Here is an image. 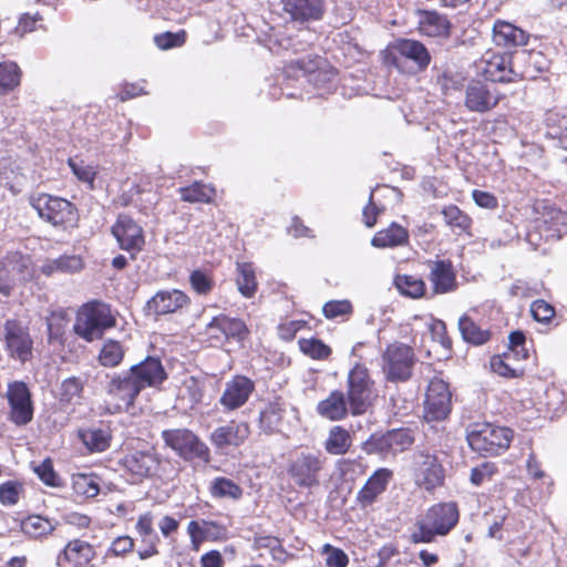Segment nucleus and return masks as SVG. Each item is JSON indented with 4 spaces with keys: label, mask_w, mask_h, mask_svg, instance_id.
Instances as JSON below:
<instances>
[{
    "label": "nucleus",
    "mask_w": 567,
    "mask_h": 567,
    "mask_svg": "<svg viewBox=\"0 0 567 567\" xmlns=\"http://www.w3.org/2000/svg\"><path fill=\"white\" fill-rule=\"evenodd\" d=\"M322 551L326 555V565L328 567H346L349 563L347 554L330 544H326Z\"/></svg>",
    "instance_id": "e2e57ef3"
},
{
    "label": "nucleus",
    "mask_w": 567,
    "mask_h": 567,
    "mask_svg": "<svg viewBox=\"0 0 567 567\" xmlns=\"http://www.w3.org/2000/svg\"><path fill=\"white\" fill-rule=\"evenodd\" d=\"M73 489L78 495L93 498L100 493V486L96 478L87 474H78L73 476Z\"/></svg>",
    "instance_id": "603ef678"
},
{
    "label": "nucleus",
    "mask_w": 567,
    "mask_h": 567,
    "mask_svg": "<svg viewBox=\"0 0 567 567\" xmlns=\"http://www.w3.org/2000/svg\"><path fill=\"white\" fill-rule=\"evenodd\" d=\"M458 518L456 503L434 504L415 519L410 540L414 544L432 543L436 537L446 536L456 526Z\"/></svg>",
    "instance_id": "f257e3e1"
},
{
    "label": "nucleus",
    "mask_w": 567,
    "mask_h": 567,
    "mask_svg": "<svg viewBox=\"0 0 567 567\" xmlns=\"http://www.w3.org/2000/svg\"><path fill=\"white\" fill-rule=\"evenodd\" d=\"M285 409L279 401L269 402L259 413V426L265 433H274L279 430L284 419Z\"/></svg>",
    "instance_id": "4c0bfd02"
},
{
    "label": "nucleus",
    "mask_w": 567,
    "mask_h": 567,
    "mask_svg": "<svg viewBox=\"0 0 567 567\" xmlns=\"http://www.w3.org/2000/svg\"><path fill=\"white\" fill-rule=\"evenodd\" d=\"M323 315L328 319L348 316L352 312V305L349 300H331L323 305Z\"/></svg>",
    "instance_id": "052dcab7"
},
{
    "label": "nucleus",
    "mask_w": 567,
    "mask_h": 567,
    "mask_svg": "<svg viewBox=\"0 0 567 567\" xmlns=\"http://www.w3.org/2000/svg\"><path fill=\"white\" fill-rule=\"evenodd\" d=\"M392 478V472L388 468L377 470L365 482L357 494V502L361 507L372 505L377 498L386 489Z\"/></svg>",
    "instance_id": "c85d7f7f"
},
{
    "label": "nucleus",
    "mask_w": 567,
    "mask_h": 567,
    "mask_svg": "<svg viewBox=\"0 0 567 567\" xmlns=\"http://www.w3.org/2000/svg\"><path fill=\"white\" fill-rule=\"evenodd\" d=\"M95 557L91 544L82 539L70 540L56 556L59 567H85Z\"/></svg>",
    "instance_id": "4be33fe9"
},
{
    "label": "nucleus",
    "mask_w": 567,
    "mask_h": 567,
    "mask_svg": "<svg viewBox=\"0 0 567 567\" xmlns=\"http://www.w3.org/2000/svg\"><path fill=\"white\" fill-rule=\"evenodd\" d=\"M112 234L121 249L131 254L132 258L140 252L145 245L143 228L128 215H118L112 226Z\"/></svg>",
    "instance_id": "ddd939ff"
},
{
    "label": "nucleus",
    "mask_w": 567,
    "mask_h": 567,
    "mask_svg": "<svg viewBox=\"0 0 567 567\" xmlns=\"http://www.w3.org/2000/svg\"><path fill=\"white\" fill-rule=\"evenodd\" d=\"M38 477L48 486H58V476L54 472L51 460L47 458L34 467Z\"/></svg>",
    "instance_id": "69168bd1"
},
{
    "label": "nucleus",
    "mask_w": 567,
    "mask_h": 567,
    "mask_svg": "<svg viewBox=\"0 0 567 567\" xmlns=\"http://www.w3.org/2000/svg\"><path fill=\"white\" fill-rule=\"evenodd\" d=\"M83 384L80 379L72 377L65 379L61 384L60 401L64 403H75L81 398Z\"/></svg>",
    "instance_id": "5fc2aeb1"
},
{
    "label": "nucleus",
    "mask_w": 567,
    "mask_h": 567,
    "mask_svg": "<svg viewBox=\"0 0 567 567\" xmlns=\"http://www.w3.org/2000/svg\"><path fill=\"white\" fill-rule=\"evenodd\" d=\"M452 411V392L449 384L433 378L426 389L423 402V417L426 422L444 421Z\"/></svg>",
    "instance_id": "1a4fd4ad"
},
{
    "label": "nucleus",
    "mask_w": 567,
    "mask_h": 567,
    "mask_svg": "<svg viewBox=\"0 0 567 567\" xmlns=\"http://www.w3.org/2000/svg\"><path fill=\"white\" fill-rule=\"evenodd\" d=\"M529 38L528 32L508 21L498 19L493 24L492 39L497 47L505 49L523 47L528 43Z\"/></svg>",
    "instance_id": "bb28decb"
},
{
    "label": "nucleus",
    "mask_w": 567,
    "mask_h": 567,
    "mask_svg": "<svg viewBox=\"0 0 567 567\" xmlns=\"http://www.w3.org/2000/svg\"><path fill=\"white\" fill-rule=\"evenodd\" d=\"M394 285L402 295L411 298H420L425 291L424 281L411 275H398Z\"/></svg>",
    "instance_id": "a18cd8bd"
},
{
    "label": "nucleus",
    "mask_w": 567,
    "mask_h": 567,
    "mask_svg": "<svg viewBox=\"0 0 567 567\" xmlns=\"http://www.w3.org/2000/svg\"><path fill=\"white\" fill-rule=\"evenodd\" d=\"M141 389L155 388L167 379L162 361L156 357H147L130 368Z\"/></svg>",
    "instance_id": "393cba45"
},
{
    "label": "nucleus",
    "mask_w": 567,
    "mask_h": 567,
    "mask_svg": "<svg viewBox=\"0 0 567 567\" xmlns=\"http://www.w3.org/2000/svg\"><path fill=\"white\" fill-rule=\"evenodd\" d=\"M415 354L411 347L394 342L382 354V372L389 382H405L412 375Z\"/></svg>",
    "instance_id": "0eeeda50"
},
{
    "label": "nucleus",
    "mask_w": 567,
    "mask_h": 567,
    "mask_svg": "<svg viewBox=\"0 0 567 567\" xmlns=\"http://www.w3.org/2000/svg\"><path fill=\"white\" fill-rule=\"evenodd\" d=\"M394 50L396 55L393 58V63L398 68L403 59L412 61L416 71H422L430 64L431 55L427 49L416 40L401 39L396 41Z\"/></svg>",
    "instance_id": "a878e982"
},
{
    "label": "nucleus",
    "mask_w": 567,
    "mask_h": 567,
    "mask_svg": "<svg viewBox=\"0 0 567 567\" xmlns=\"http://www.w3.org/2000/svg\"><path fill=\"white\" fill-rule=\"evenodd\" d=\"M192 288L199 295H207L214 287V281L210 276L199 269L192 271L189 276Z\"/></svg>",
    "instance_id": "bf43d9fd"
},
{
    "label": "nucleus",
    "mask_w": 567,
    "mask_h": 567,
    "mask_svg": "<svg viewBox=\"0 0 567 567\" xmlns=\"http://www.w3.org/2000/svg\"><path fill=\"white\" fill-rule=\"evenodd\" d=\"M181 197L188 203H209L214 195L215 188L200 182H195L190 186L179 189Z\"/></svg>",
    "instance_id": "c03bdc74"
},
{
    "label": "nucleus",
    "mask_w": 567,
    "mask_h": 567,
    "mask_svg": "<svg viewBox=\"0 0 567 567\" xmlns=\"http://www.w3.org/2000/svg\"><path fill=\"white\" fill-rule=\"evenodd\" d=\"M501 94L481 81L470 82L464 91V105L470 112L486 113L501 101Z\"/></svg>",
    "instance_id": "2eb2a0df"
},
{
    "label": "nucleus",
    "mask_w": 567,
    "mask_h": 567,
    "mask_svg": "<svg viewBox=\"0 0 567 567\" xmlns=\"http://www.w3.org/2000/svg\"><path fill=\"white\" fill-rule=\"evenodd\" d=\"M136 530L143 537L144 542L151 540L152 538L157 539V535L153 528V515L147 512L140 515L136 523Z\"/></svg>",
    "instance_id": "774afa93"
},
{
    "label": "nucleus",
    "mask_w": 567,
    "mask_h": 567,
    "mask_svg": "<svg viewBox=\"0 0 567 567\" xmlns=\"http://www.w3.org/2000/svg\"><path fill=\"white\" fill-rule=\"evenodd\" d=\"M287 78H305L315 89L330 92L336 84V70L321 56H303L291 61L284 69Z\"/></svg>",
    "instance_id": "7ed1b4c3"
},
{
    "label": "nucleus",
    "mask_w": 567,
    "mask_h": 567,
    "mask_svg": "<svg viewBox=\"0 0 567 567\" xmlns=\"http://www.w3.org/2000/svg\"><path fill=\"white\" fill-rule=\"evenodd\" d=\"M513 353L505 352L502 355H494L491 359V368L498 375L505 378H517L523 373V369L512 364Z\"/></svg>",
    "instance_id": "8fccbe9b"
},
{
    "label": "nucleus",
    "mask_w": 567,
    "mask_h": 567,
    "mask_svg": "<svg viewBox=\"0 0 567 567\" xmlns=\"http://www.w3.org/2000/svg\"><path fill=\"white\" fill-rule=\"evenodd\" d=\"M482 73L491 82H514L516 81L514 54L493 53L484 58Z\"/></svg>",
    "instance_id": "aec40b11"
},
{
    "label": "nucleus",
    "mask_w": 567,
    "mask_h": 567,
    "mask_svg": "<svg viewBox=\"0 0 567 567\" xmlns=\"http://www.w3.org/2000/svg\"><path fill=\"white\" fill-rule=\"evenodd\" d=\"M59 526V522L41 515H29L21 520V532L33 539H42L50 536Z\"/></svg>",
    "instance_id": "7c9ffc66"
},
{
    "label": "nucleus",
    "mask_w": 567,
    "mask_h": 567,
    "mask_svg": "<svg viewBox=\"0 0 567 567\" xmlns=\"http://www.w3.org/2000/svg\"><path fill=\"white\" fill-rule=\"evenodd\" d=\"M122 463L125 471L131 473L136 481H140L151 475L157 461L148 452H134L126 455Z\"/></svg>",
    "instance_id": "c756f323"
},
{
    "label": "nucleus",
    "mask_w": 567,
    "mask_h": 567,
    "mask_svg": "<svg viewBox=\"0 0 567 567\" xmlns=\"http://www.w3.org/2000/svg\"><path fill=\"white\" fill-rule=\"evenodd\" d=\"M442 215L446 225L458 229L460 233L466 231L471 227V218L455 205L444 207Z\"/></svg>",
    "instance_id": "3c124183"
},
{
    "label": "nucleus",
    "mask_w": 567,
    "mask_h": 567,
    "mask_svg": "<svg viewBox=\"0 0 567 567\" xmlns=\"http://www.w3.org/2000/svg\"><path fill=\"white\" fill-rule=\"evenodd\" d=\"M24 494V486L18 480L6 481L0 484V504L6 507L16 506Z\"/></svg>",
    "instance_id": "de8ad7c7"
},
{
    "label": "nucleus",
    "mask_w": 567,
    "mask_h": 567,
    "mask_svg": "<svg viewBox=\"0 0 567 567\" xmlns=\"http://www.w3.org/2000/svg\"><path fill=\"white\" fill-rule=\"evenodd\" d=\"M416 482L430 491L443 482V467L435 455L419 452L414 456Z\"/></svg>",
    "instance_id": "412c9836"
},
{
    "label": "nucleus",
    "mask_w": 567,
    "mask_h": 567,
    "mask_svg": "<svg viewBox=\"0 0 567 567\" xmlns=\"http://www.w3.org/2000/svg\"><path fill=\"white\" fill-rule=\"evenodd\" d=\"M6 398L9 403V420L18 426L27 425L33 417V404L28 385L22 381L8 384Z\"/></svg>",
    "instance_id": "9b49d317"
},
{
    "label": "nucleus",
    "mask_w": 567,
    "mask_h": 567,
    "mask_svg": "<svg viewBox=\"0 0 567 567\" xmlns=\"http://www.w3.org/2000/svg\"><path fill=\"white\" fill-rule=\"evenodd\" d=\"M324 462L320 452L301 451L289 460L288 474L297 486L311 488L320 484Z\"/></svg>",
    "instance_id": "6e6552de"
},
{
    "label": "nucleus",
    "mask_w": 567,
    "mask_h": 567,
    "mask_svg": "<svg viewBox=\"0 0 567 567\" xmlns=\"http://www.w3.org/2000/svg\"><path fill=\"white\" fill-rule=\"evenodd\" d=\"M22 72L13 61L0 62V95L13 91L20 85Z\"/></svg>",
    "instance_id": "a19ab883"
},
{
    "label": "nucleus",
    "mask_w": 567,
    "mask_h": 567,
    "mask_svg": "<svg viewBox=\"0 0 567 567\" xmlns=\"http://www.w3.org/2000/svg\"><path fill=\"white\" fill-rule=\"evenodd\" d=\"M458 329L464 341L481 346L487 342L491 338V332L477 326L472 318L464 315L458 320Z\"/></svg>",
    "instance_id": "58836bf2"
},
{
    "label": "nucleus",
    "mask_w": 567,
    "mask_h": 567,
    "mask_svg": "<svg viewBox=\"0 0 567 567\" xmlns=\"http://www.w3.org/2000/svg\"><path fill=\"white\" fill-rule=\"evenodd\" d=\"M317 412L331 421H339L346 417L348 414V403L343 392L332 391L327 399L318 403Z\"/></svg>",
    "instance_id": "72a5a7b5"
},
{
    "label": "nucleus",
    "mask_w": 567,
    "mask_h": 567,
    "mask_svg": "<svg viewBox=\"0 0 567 567\" xmlns=\"http://www.w3.org/2000/svg\"><path fill=\"white\" fill-rule=\"evenodd\" d=\"M105 389L107 394L118 402V408H124L125 410L134 405L136 398L142 391L130 370L114 374Z\"/></svg>",
    "instance_id": "dca6fc26"
},
{
    "label": "nucleus",
    "mask_w": 567,
    "mask_h": 567,
    "mask_svg": "<svg viewBox=\"0 0 567 567\" xmlns=\"http://www.w3.org/2000/svg\"><path fill=\"white\" fill-rule=\"evenodd\" d=\"M254 389L255 385L250 379L236 375L226 383L219 403L227 411L239 409L248 401Z\"/></svg>",
    "instance_id": "5701e85b"
},
{
    "label": "nucleus",
    "mask_w": 567,
    "mask_h": 567,
    "mask_svg": "<svg viewBox=\"0 0 567 567\" xmlns=\"http://www.w3.org/2000/svg\"><path fill=\"white\" fill-rule=\"evenodd\" d=\"M162 439L166 446L171 447L185 461L197 458L205 464L210 462L209 447L188 429L164 430L162 432Z\"/></svg>",
    "instance_id": "423d86ee"
},
{
    "label": "nucleus",
    "mask_w": 567,
    "mask_h": 567,
    "mask_svg": "<svg viewBox=\"0 0 567 567\" xmlns=\"http://www.w3.org/2000/svg\"><path fill=\"white\" fill-rule=\"evenodd\" d=\"M250 429L246 422H229L216 427L209 436L217 451L225 452L229 447L240 446L249 436Z\"/></svg>",
    "instance_id": "a211bd4d"
},
{
    "label": "nucleus",
    "mask_w": 567,
    "mask_h": 567,
    "mask_svg": "<svg viewBox=\"0 0 567 567\" xmlns=\"http://www.w3.org/2000/svg\"><path fill=\"white\" fill-rule=\"evenodd\" d=\"M116 324V319L112 315L107 305L93 301L89 302L79 310L74 332L87 342L101 339L103 333Z\"/></svg>",
    "instance_id": "20e7f679"
},
{
    "label": "nucleus",
    "mask_w": 567,
    "mask_h": 567,
    "mask_svg": "<svg viewBox=\"0 0 567 567\" xmlns=\"http://www.w3.org/2000/svg\"><path fill=\"white\" fill-rule=\"evenodd\" d=\"M125 355L123 344L113 339H107L103 342L99 353V362L105 368H115L121 364Z\"/></svg>",
    "instance_id": "ea45409f"
},
{
    "label": "nucleus",
    "mask_w": 567,
    "mask_h": 567,
    "mask_svg": "<svg viewBox=\"0 0 567 567\" xmlns=\"http://www.w3.org/2000/svg\"><path fill=\"white\" fill-rule=\"evenodd\" d=\"M466 439L473 451L483 455H498L509 447L513 431L487 422L467 426Z\"/></svg>",
    "instance_id": "f03ea898"
},
{
    "label": "nucleus",
    "mask_w": 567,
    "mask_h": 567,
    "mask_svg": "<svg viewBox=\"0 0 567 567\" xmlns=\"http://www.w3.org/2000/svg\"><path fill=\"white\" fill-rule=\"evenodd\" d=\"M188 303L189 298L182 290H159L146 302L145 309L148 313L164 316L177 312Z\"/></svg>",
    "instance_id": "6ab92c4d"
},
{
    "label": "nucleus",
    "mask_w": 567,
    "mask_h": 567,
    "mask_svg": "<svg viewBox=\"0 0 567 567\" xmlns=\"http://www.w3.org/2000/svg\"><path fill=\"white\" fill-rule=\"evenodd\" d=\"M409 240L408 230L396 223H392L386 229L379 230L371 239L375 248L396 247L406 244Z\"/></svg>",
    "instance_id": "c9c22d12"
},
{
    "label": "nucleus",
    "mask_w": 567,
    "mask_h": 567,
    "mask_svg": "<svg viewBox=\"0 0 567 567\" xmlns=\"http://www.w3.org/2000/svg\"><path fill=\"white\" fill-rule=\"evenodd\" d=\"M513 54L516 79H535L548 69L549 62L540 51L520 50Z\"/></svg>",
    "instance_id": "b1692460"
},
{
    "label": "nucleus",
    "mask_w": 567,
    "mask_h": 567,
    "mask_svg": "<svg viewBox=\"0 0 567 567\" xmlns=\"http://www.w3.org/2000/svg\"><path fill=\"white\" fill-rule=\"evenodd\" d=\"M248 334L249 330L241 319L226 315L214 317L205 327V336L213 347H223L230 340L240 342Z\"/></svg>",
    "instance_id": "9d476101"
},
{
    "label": "nucleus",
    "mask_w": 567,
    "mask_h": 567,
    "mask_svg": "<svg viewBox=\"0 0 567 567\" xmlns=\"http://www.w3.org/2000/svg\"><path fill=\"white\" fill-rule=\"evenodd\" d=\"M389 435L392 454L404 451L413 443V437L406 429L389 431Z\"/></svg>",
    "instance_id": "13d9d810"
},
{
    "label": "nucleus",
    "mask_w": 567,
    "mask_h": 567,
    "mask_svg": "<svg viewBox=\"0 0 567 567\" xmlns=\"http://www.w3.org/2000/svg\"><path fill=\"white\" fill-rule=\"evenodd\" d=\"M186 33L185 31H179L176 33L173 32H164L156 34L154 37V43L161 50H169L173 48L182 47L185 43Z\"/></svg>",
    "instance_id": "4d7b16f0"
},
{
    "label": "nucleus",
    "mask_w": 567,
    "mask_h": 567,
    "mask_svg": "<svg viewBox=\"0 0 567 567\" xmlns=\"http://www.w3.org/2000/svg\"><path fill=\"white\" fill-rule=\"evenodd\" d=\"M29 203L42 220L54 227H66L76 221L75 206L62 197L40 193L31 195Z\"/></svg>",
    "instance_id": "39448f33"
},
{
    "label": "nucleus",
    "mask_w": 567,
    "mask_h": 567,
    "mask_svg": "<svg viewBox=\"0 0 567 567\" xmlns=\"http://www.w3.org/2000/svg\"><path fill=\"white\" fill-rule=\"evenodd\" d=\"M79 437L91 452H104L110 447L112 434L109 427H89L80 430Z\"/></svg>",
    "instance_id": "e433bc0d"
},
{
    "label": "nucleus",
    "mask_w": 567,
    "mask_h": 567,
    "mask_svg": "<svg viewBox=\"0 0 567 567\" xmlns=\"http://www.w3.org/2000/svg\"><path fill=\"white\" fill-rule=\"evenodd\" d=\"M451 23L447 18L436 11H425L421 14L419 30L427 37H447Z\"/></svg>",
    "instance_id": "f704fd0d"
},
{
    "label": "nucleus",
    "mask_w": 567,
    "mask_h": 567,
    "mask_svg": "<svg viewBox=\"0 0 567 567\" xmlns=\"http://www.w3.org/2000/svg\"><path fill=\"white\" fill-rule=\"evenodd\" d=\"M209 493L215 498L239 499L243 495V489L230 478L216 477L210 483Z\"/></svg>",
    "instance_id": "37998d69"
},
{
    "label": "nucleus",
    "mask_w": 567,
    "mask_h": 567,
    "mask_svg": "<svg viewBox=\"0 0 567 567\" xmlns=\"http://www.w3.org/2000/svg\"><path fill=\"white\" fill-rule=\"evenodd\" d=\"M352 440L349 432L341 426H333L324 443L326 451L333 455L344 454L351 446Z\"/></svg>",
    "instance_id": "79ce46f5"
},
{
    "label": "nucleus",
    "mask_w": 567,
    "mask_h": 567,
    "mask_svg": "<svg viewBox=\"0 0 567 567\" xmlns=\"http://www.w3.org/2000/svg\"><path fill=\"white\" fill-rule=\"evenodd\" d=\"M299 347L302 353L315 360L327 359L331 353L330 347L316 338L299 340Z\"/></svg>",
    "instance_id": "864d4df0"
},
{
    "label": "nucleus",
    "mask_w": 567,
    "mask_h": 567,
    "mask_svg": "<svg viewBox=\"0 0 567 567\" xmlns=\"http://www.w3.org/2000/svg\"><path fill=\"white\" fill-rule=\"evenodd\" d=\"M534 229L545 240H557L567 233V213L553 206H544L534 220Z\"/></svg>",
    "instance_id": "f3484780"
},
{
    "label": "nucleus",
    "mask_w": 567,
    "mask_h": 567,
    "mask_svg": "<svg viewBox=\"0 0 567 567\" xmlns=\"http://www.w3.org/2000/svg\"><path fill=\"white\" fill-rule=\"evenodd\" d=\"M6 349L10 357L25 362L32 357L33 341L27 327L17 320H7L4 323Z\"/></svg>",
    "instance_id": "4468645a"
},
{
    "label": "nucleus",
    "mask_w": 567,
    "mask_h": 567,
    "mask_svg": "<svg viewBox=\"0 0 567 567\" xmlns=\"http://www.w3.org/2000/svg\"><path fill=\"white\" fill-rule=\"evenodd\" d=\"M371 401V381L368 370L354 367L348 375V403L353 415L363 414Z\"/></svg>",
    "instance_id": "f8f14e48"
},
{
    "label": "nucleus",
    "mask_w": 567,
    "mask_h": 567,
    "mask_svg": "<svg viewBox=\"0 0 567 567\" xmlns=\"http://www.w3.org/2000/svg\"><path fill=\"white\" fill-rule=\"evenodd\" d=\"M282 9L299 22L316 21L323 16V0H280Z\"/></svg>",
    "instance_id": "cd10ccee"
},
{
    "label": "nucleus",
    "mask_w": 567,
    "mask_h": 567,
    "mask_svg": "<svg viewBox=\"0 0 567 567\" xmlns=\"http://www.w3.org/2000/svg\"><path fill=\"white\" fill-rule=\"evenodd\" d=\"M364 450L369 454H380L382 456L392 454L389 432L384 434L371 435L370 439L364 443Z\"/></svg>",
    "instance_id": "6e6d98bb"
},
{
    "label": "nucleus",
    "mask_w": 567,
    "mask_h": 567,
    "mask_svg": "<svg viewBox=\"0 0 567 567\" xmlns=\"http://www.w3.org/2000/svg\"><path fill=\"white\" fill-rule=\"evenodd\" d=\"M84 268L83 259L78 255H63L58 258L47 259L41 266V272L45 276L55 274L73 275Z\"/></svg>",
    "instance_id": "473e14b6"
},
{
    "label": "nucleus",
    "mask_w": 567,
    "mask_h": 567,
    "mask_svg": "<svg viewBox=\"0 0 567 567\" xmlns=\"http://www.w3.org/2000/svg\"><path fill=\"white\" fill-rule=\"evenodd\" d=\"M497 472V466L492 462H484L481 465L472 468L471 471V482L472 484L478 486L489 480H492L493 475Z\"/></svg>",
    "instance_id": "680f3d73"
},
{
    "label": "nucleus",
    "mask_w": 567,
    "mask_h": 567,
    "mask_svg": "<svg viewBox=\"0 0 567 567\" xmlns=\"http://www.w3.org/2000/svg\"><path fill=\"white\" fill-rule=\"evenodd\" d=\"M430 280L435 293H446L456 286L455 274L450 261L434 262L430 272Z\"/></svg>",
    "instance_id": "2f4dec72"
},
{
    "label": "nucleus",
    "mask_w": 567,
    "mask_h": 567,
    "mask_svg": "<svg viewBox=\"0 0 567 567\" xmlns=\"http://www.w3.org/2000/svg\"><path fill=\"white\" fill-rule=\"evenodd\" d=\"M18 259H20L19 254H12L7 256L3 259H0V293L4 296L10 295V284H9V277L10 274L13 271H22V268L24 266L18 265Z\"/></svg>",
    "instance_id": "09e8293b"
},
{
    "label": "nucleus",
    "mask_w": 567,
    "mask_h": 567,
    "mask_svg": "<svg viewBox=\"0 0 567 567\" xmlns=\"http://www.w3.org/2000/svg\"><path fill=\"white\" fill-rule=\"evenodd\" d=\"M549 121L551 122L549 134L558 141L561 148L567 150V115L550 117Z\"/></svg>",
    "instance_id": "0e129e2a"
},
{
    "label": "nucleus",
    "mask_w": 567,
    "mask_h": 567,
    "mask_svg": "<svg viewBox=\"0 0 567 567\" xmlns=\"http://www.w3.org/2000/svg\"><path fill=\"white\" fill-rule=\"evenodd\" d=\"M533 318L538 322H548L555 315L554 308L545 300H535L530 306Z\"/></svg>",
    "instance_id": "338daca9"
},
{
    "label": "nucleus",
    "mask_w": 567,
    "mask_h": 567,
    "mask_svg": "<svg viewBox=\"0 0 567 567\" xmlns=\"http://www.w3.org/2000/svg\"><path fill=\"white\" fill-rule=\"evenodd\" d=\"M237 269L239 274L237 278V286L240 293L246 298L252 297L257 289V281L252 265L248 262L237 264Z\"/></svg>",
    "instance_id": "49530a36"
}]
</instances>
